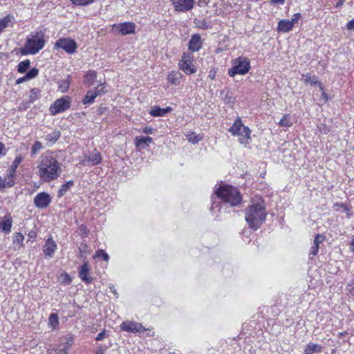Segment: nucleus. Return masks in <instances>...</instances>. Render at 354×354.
<instances>
[{
	"mask_svg": "<svg viewBox=\"0 0 354 354\" xmlns=\"http://www.w3.org/2000/svg\"><path fill=\"white\" fill-rule=\"evenodd\" d=\"M70 81L68 80H66L59 83V88L60 89L61 92L64 93L68 89Z\"/></svg>",
	"mask_w": 354,
	"mask_h": 354,
	"instance_id": "obj_36",
	"label": "nucleus"
},
{
	"mask_svg": "<svg viewBox=\"0 0 354 354\" xmlns=\"http://www.w3.org/2000/svg\"><path fill=\"white\" fill-rule=\"evenodd\" d=\"M36 238V234L34 232H30L28 233V241L33 240Z\"/></svg>",
	"mask_w": 354,
	"mask_h": 354,
	"instance_id": "obj_55",
	"label": "nucleus"
},
{
	"mask_svg": "<svg viewBox=\"0 0 354 354\" xmlns=\"http://www.w3.org/2000/svg\"><path fill=\"white\" fill-rule=\"evenodd\" d=\"M278 124L282 127H290L292 125L291 115L290 114L284 115Z\"/></svg>",
	"mask_w": 354,
	"mask_h": 354,
	"instance_id": "obj_29",
	"label": "nucleus"
},
{
	"mask_svg": "<svg viewBox=\"0 0 354 354\" xmlns=\"http://www.w3.org/2000/svg\"><path fill=\"white\" fill-rule=\"evenodd\" d=\"M229 131L232 135L239 138V142L241 145H247L251 140V131L248 127L243 124L240 118L234 121L232 126L229 129Z\"/></svg>",
	"mask_w": 354,
	"mask_h": 354,
	"instance_id": "obj_5",
	"label": "nucleus"
},
{
	"mask_svg": "<svg viewBox=\"0 0 354 354\" xmlns=\"http://www.w3.org/2000/svg\"><path fill=\"white\" fill-rule=\"evenodd\" d=\"M350 250L354 252V234L351 237V241L350 243Z\"/></svg>",
	"mask_w": 354,
	"mask_h": 354,
	"instance_id": "obj_57",
	"label": "nucleus"
},
{
	"mask_svg": "<svg viewBox=\"0 0 354 354\" xmlns=\"http://www.w3.org/2000/svg\"><path fill=\"white\" fill-rule=\"evenodd\" d=\"M97 77V73L94 71H88L85 76L84 83L87 86H91L93 84Z\"/></svg>",
	"mask_w": 354,
	"mask_h": 354,
	"instance_id": "obj_27",
	"label": "nucleus"
},
{
	"mask_svg": "<svg viewBox=\"0 0 354 354\" xmlns=\"http://www.w3.org/2000/svg\"><path fill=\"white\" fill-rule=\"evenodd\" d=\"M302 80L306 84H309L310 85H316L318 84L321 90H323V86L321 83L318 80V77L316 75H312L310 73H307L306 74H302Z\"/></svg>",
	"mask_w": 354,
	"mask_h": 354,
	"instance_id": "obj_22",
	"label": "nucleus"
},
{
	"mask_svg": "<svg viewBox=\"0 0 354 354\" xmlns=\"http://www.w3.org/2000/svg\"><path fill=\"white\" fill-rule=\"evenodd\" d=\"M345 204L344 203H335L333 205V208H334V210L335 211H341L344 209V207H345Z\"/></svg>",
	"mask_w": 354,
	"mask_h": 354,
	"instance_id": "obj_48",
	"label": "nucleus"
},
{
	"mask_svg": "<svg viewBox=\"0 0 354 354\" xmlns=\"http://www.w3.org/2000/svg\"><path fill=\"white\" fill-rule=\"evenodd\" d=\"M153 131L154 129L150 126H147L144 127L142 130V132H143L145 134H152Z\"/></svg>",
	"mask_w": 354,
	"mask_h": 354,
	"instance_id": "obj_47",
	"label": "nucleus"
},
{
	"mask_svg": "<svg viewBox=\"0 0 354 354\" xmlns=\"http://www.w3.org/2000/svg\"><path fill=\"white\" fill-rule=\"evenodd\" d=\"M293 26L290 20L281 19L278 22L277 30L282 32H288L292 30Z\"/></svg>",
	"mask_w": 354,
	"mask_h": 354,
	"instance_id": "obj_23",
	"label": "nucleus"
},
{
	"mask_svg": "<svg viewBox=\"0 0 354 354\" xmlns=\"http://www.w3.org/2000/svg\"><path fill=\"white\" fill-rule=\"evenodd\" d=\"M301 15L300 13H295L292 17V19L290 20V21L291 22L292 25L294 26V24H295L296 23L298 22V21L301 19Z\"/></svg>",
	"mask_w": 354,
	"mask_h": 354,
	"instance_id": "obj_43",
	"label": "nucleus"
},
{
	"mask_svg": "<svg viewBox=\"0 0 354 354\" xmlns=\"http://www.w3.org/2000/svg\"><path fill=\"white\" fill-rule=\"evenodd\" d=\"M6 154V147L5 146L0 142V157L4 156Z\"/></svg>",
	"mask_w": 354,
	"mask_h": 354,
	"instance_id": "obj_53",
	"label": "nucleus"
},
{
	"mask_svg": "<svg viewBox=\"0 0 354 354\" xmlns=\"http://www.w3.org/2000/svg\"><path fill=\"white\" fill-rule=\"evenodd\" d=\"M215 77H216V71L214 70H211L209 72V77L211 80H214V79H215Z\"/></svg>",
	"mask_w": 354,
	"mask_h": 354,
	"instance_id": "obj_60",
	"label": "nucleus"
},
{
	"mask_svg": "<svg viewBox=\"0 0 354 354\" xmlns=\"http://www.w3.org/2000/svg\"><path fill=\"white\" fill-rule=\"evenodd\" d=\"M37 164L38 175L45 182L55 180L62 173L59 162L49 151L39 158Z\"/></svg>",
	"mask_w": 354,
	"mask_h": 354,
	"instance_id": "obj_1",
	"label": "nucleus"
},
{
	"mask_svg": "<svg viewBox=\"0 0 354 354\" xmlns=\"http://www.w3.org/2000/svg\"><path fill=\"white\" fill-rule=\"evenodd\" d=\"M86 248H87V245L84 243H82L80 245V248L81 254L84 252ZM81 256H82V254H81Z\"/></svg>",
	"mask_w": 354,
	"mask_h": 354,
	"instance_id": "obj_58",
	"label": "nucleus"
},
{
	"mask_svg": "<svg viewBox=\"0 0 354 354\" xmlns=\"http://www.w3.org/2000/svg\"><path fill=\"white\" fill-rule=\"evenodd\" d=\"M216 196L223 202L231 206H236L241 203L242 198L240 192L234 187L222 185L215 191Z\"/></svg>",
	"mask_w": 354,
	"mask_h": 354,
	"instance_id": "obj_4",
	"label": "nucleus"
},
{
	"mask_svg": "<svg viewBox=\"0 0 354 354\" xmlns=\"http://www.w3.org/2000/svg\"><path fill=\"white\" fill-rule=\"evenodd\" d=\"M324 239L325 236L324 235L318 234L315 237L313 244L317 245L319 247V244L322 243L324 241Z\"/></svg>",
	"mask_w": 354,
	"mask_h": 354,
	"instance_id": "obj_41",
	"label": "nucleus"
},
{
	"mask_svg": "<svg viewBox=\"0 0 354 354\" xmlns=\"http://www.w3.org/2000/svg\"><path fill=\"white\" fill-rule=\"evenodd\" d=\"M245 221L254 230H258L265 221L266 213L263 201L250 205L245 210Z\"/></svg>",
	"mask_w": 354,
	"mask_h": 354,
	"instance_id": "obj_2",
	"label": "nucleus"
},
{
	"mask_svg": "<svg viewBox=\"0 0 354 354\" xmlns=\"http://www.w3.org/2000/svg\"><path fill=\"white\" fill-rule=\"evenodd\" d=\"M201 25L204 28H207L208 27V25H207V23H206L205 21H202L201 23Z\"/></svg>",
	"mask_w": 354,
	"mask_h": 354,
	"instance_id": "obj_61",
	"label": "nucleus"
},
{
	"mask_svg": "<svg viewBox=\"0 0 354 354\" xmlns=\"http://www.w3.org/2000/svg\"><path fill=\"white\" fill-rule=\"evenodd\" d=\"M40 90L37 88H34L30 90L29 95V102L33 103L35 100L40 97Z\"/></svg>",
	"mask_w": 354,
	"mask_h": 354,
	"instance_id": "obj_30",
	"label": "nucleus"
},
{
	"mask_svg": "<svg viewBox=\"0 0 354 354\" xmlns=\"http://www.w3.org/2000/svg\"><path fill=\"white\" fill-rule=\"evenodd\" d=\"M43 146L41 142L39 141H36L32 147L31 153L32 155H35L42 149Z\"/></svg>",
	"mask_w": 354,
	"mask_h": 354,
	"instance_id": "obj_37",
	"label": "nucleus"
},
{
	"mask_svg": "<svg viewBox=\"0 0 354 354\" xmlns=\"http://www.w3.org/2000/svg\"><path fill=\"white\" fill-rule=\"evenodd\" d=\"M60 135L59 131H54L50 133H48L45 136V140L47 141V143L52 145L60 138Z\"/></svg>",
	"mask_w": 354,
	"mask_h": 354,
	"instance_id": "obj_28",
	"label": "nucleus"
},
{
	"mask_svg": "<svg viewBox=\"0 0 354 354\" xmlns=\"http://www.w3.org/2000/svg\"><path fill=\"white\" fill-rule=\"evenodd\" d=\"M189 50L192 52H197L202 48V41L198 34H194L192 36L189 41Z\"/></svg>",
	"mask_w": 354,
	"mask_h": 354,
	"instance_id": "obj_17",
	"label": "nucleus"
},
{
	"mask_svg": "<svg viewBox=\"0 0 354 354\" xmlns=\"http://www.w3.org/2000/svg\"><path fill=\"white\" fill-rule=\"evenodd\" d=\"M105 92L104 86L101 84L96 86L94 90H89L84 97L82 102L84 104H91L96 97L105 93Z\"/></svg>",
	"mask_w": 354,
	"mask_h": 354,
	"instance_id": "obj_10",
	"label": "nucleus"
},
{
	"mask_svg": "<svg viewBox=\"0 0 354 354\" xmlns=\"http://www.w3.org/2000/svg\"><path fill=\"white\" fill-rule=\"evenodd\" d=\"M74 183L73 180H69L66 183L63 184L59 189L58 196H62L64 195L68 190V189L73 185Z\"/></svg>",
	"mask_w": 354,
	"mask_h": 354,
	"instance_id": "obj_31",
	"label": "nucleus"
},
{
	"mask_svg": "<svg viewBox=\"0 0 354 354\" xmlns=\"http://www.w3.org/2000/svg\"><path fill=\"white\" fill-rule=\"evenodd\" d=\"M12 225V219L10 214H7L3 218H0V230L6 234L11 232Z\"/></svg>",
	"mask_w": 354,
	"mask_h": 354,
	"instance_id": "obj_18",
	"label": "nucleus"
},
{
	"mask_svg": "<svg viewBox=\"0 0 354 354\" xmlns=\"http://www.w3.org/2000/svg\"><path fill=\"white\" fill-rule=\"evenodd\" d=\"M102 258L105 261H108L109 259V254L105 252L103 250H98L95 252L93 255V258Z\"/></svg>",
	"mask_w": 354,
	"mask_h": 354,
	"instance_id": "obj_35",
	"label": "nucleus"
},
{
	"mask_svg": "<svg viewBox=\"0 0 354 354\" xmlns=\"http://www.w3.org/2000/svg\"><path fill=\"white\" fill-rule=\"evenodd\" d=\"M174 10L178 12L191 10L194 6V0H170Z\"/></svg>",
	"mask_w": 354,
	"mask_h": 354,
	"instance_id": "obj_11",
	"label": "nucleus"
},
{
	"mask_svg": "<svg viewBox=\"0 0 354 354\" xmlns=\"http://www.w3.org/2000/svg\"><path fill=\"white\" fill-rule=\"evenodd\" d=\"M346 27L348 30H354V18L346 24Z\"/></svg>",
	"mask_w": 354,
	"mask_h": 354,
	"instance_id": "obj_50",
	"label": "nucleus"
},
{
	"mask_svg": "<svg viewBox=\"0 0 354 354\" xmlns=\"http://www.w3.org/2000/svg\"><path fill=\"white\" fill-rule=\"evenodd\" d=\"M38 73V69L36 68H33L26 74V77L28 78V80H31L37 76Z\"/></svg>",
	"mask_w": 354,
	"mask_h": 354,
	"instance_id": "obj_39",
	"label": "nucleus"
},
{
	"mask_svg": "<svg viewBox=\"0 0 354 354\" xmlns=\"http://www.w3.org/2000/svg\"><path fill=\"white\" fill-rule=\"evenodd\" d=\"M171 111L172 108L170 106H167L166 108H160L158 106H153L151 107L149 111V114L153 117H162L171 112Z\"/></svg>",
	"mask_w": 354,
	"mask_h": 354,
	"instance_id": "obj_20",
	"label": "nucleus"
},
{
	"mask_svg": "<svg viewBox=\"0 0 354 354\" xmlns=\"http://www.w3.org/2000/svg\"><path fill=\"white\" fill-rule=\"evenodd\" d=\"M71 98L68 96H64L56 100L50 106L49 111L53 115L62 113L71 106Z\"/></svg>",
	"mask_w": 354,
	"mask_h": 354,
	"instance_id": "obj_8",
	"label": "nucleus"
},
{
	"mask_svg": "<svg viewBox=\"0 0 354 354\" xmlns=\"http://www.w3.org/2000/svg\"><path fill=\"white\" fill-rule=\"evenodd\" d=\"M319 247L317 245H313L311 246L310 250V254L313 256H316L318 253Z\"/></svg>",
	"mask_w": 354,
	"mask_h": 354,
	"instance_id": "obj_44",
	"label": "nucleus"
},
{
	"mask_svg": "<svg viewBox=\"0 0 354 354\" xmlns=\"http://www.w3.org/2000/svg\"><path fill=\"white\" fill-rule=\"evenodd\" d=\"M30 61L28 59L21 62L17 66V71L20 73H25L30 66Z\"/></svg>",
	"mask_w": 354,
	"mask_h": 354,
	"instance_id": "obj_32",
	"label": "nucleus"
},
{
	"mask_svg": "<svg viewBox=\"0 0 354 354\" xmlns=\"http://www.w3.org/2000/svg\"><path fill=\"white\" fill-rule=\"evenodd\" d=\"M322 350V346L321 345L310 343L306 346L304 354H313L315 353H320Z\"/></svg>",
	"mask_w": 354,
	"mask_h": 354,
	"instance_id": "obj_25",
	"label": "nucleus"
},
{
	"mask_svg": "<svg viewBox=\"0 0 354 354\" xmlns=\"http://www.w3.org/2000/svg\"><path fill=\"white\" fill-rule=\"evenodd\" d=\"M65 279L67 283H70L71 281L70 277L67 274L65 275Z\"/></svg>",
	"mask_w": 354,
	"mask_h": 354,
	"instance_id": "obj_62",
	"label": "nucleus"
},
{
	"mask_svg": "<svg viewBox=\"0 0 354 354\" xmlns=\"http://www.w3.org/2000/svg\"><path fill=\"white\" fill-rule=\"evenodd\" d=\"M120 328L124 331L131 333H139L146 330V328H145L142 324L131 321L123 322L120 325Z\"/></svg>",
	"mask_w": 354,
	"mask_h": 354,
	"instance_id": "obj_12",
	"label": "nucleus"
},
{
	"mask_svg": "<svg viewBox=\"0 0 354 354\" xmlns=\"http://www.w3.org/2000/svg\"><path fill=\"white\" fill-rule=\"evenodd\" d=\"M102 161V157L99 152L94 151L89 155L84 156V159L82 160L83 165H97Z\"/></svg>",
	"mask_w": 354,
	"mask_h": 354,
	"instance_id": "obj_16",
	"label": "nucleus"
},
{
	"mask_svg": "<svg viewBox=\"0 0 354 354\" xmlns=\"http://www.w3.org/2000/svg\"><path fill=\"white\" fill-rule=\"evenodd\" d=\"M55 47L57 48H62L68 54H73L76 51L77 44L73 39L62 38L55 42Z\"/></svg>",
	"mask_w": 354,
	"mask_h": 354,
	"instance_id": "obj_9",
	"label": "nucleus"
},
{
	"mask_svg": "<svg viewBox=\"0 0 354 354\" xmlns=\"http://www.w3.org/2000/svg\"><path fill=\"white\" fill-rule=\"evenodd\" d=\"M232 67L229 68L228 75L230 77H234L236 75H245L250 69V62L247 57H239L232 60Z\"/></svg>",
	"mask_w": 354,
	"mask_h": 354,
	"instance_id": "obj_6",
	"label": "nucleus"
},
{
	"mask_svg": "<svg viewBox=\"0 0 354 354\" xmlns=\"http://www.w3.org/2000/svg\"><path fill=\"white\" fill-rule=\"evenodd\" d=\"M342 211L344 212L345 213H346L348 216H350V214H351V209L346 205H345V207H344Z\"/></svg>",
	"mask_w": 354,
	"mask_h": 354,
	"instance_id": "obj_59",
	"label": "nucleus"
},
{
	"mask_svg": "<svg viewBox=\"0 0 354 354\" xmlns=\"http://www.w3.org/2000/svg\"><path fill=\"white\" fill-rule=\"evenodd\" d=\"M224 100L226 103H232L234 102L232 96L231 95L230 93H228L226 94Z\"/></svg>",
	"mask_w": 354,
	"mask_h": 354,
	"instance_id": "obj_51",
	"label": "nucleus"
},
{
	"mask_svg": "<svg viewBox=\"0 0 354 354\" xmlns=\"http://www.w3.org/2000/svg\"><path fill=\"white\" fill-rule=\"evenodd\" d=\"M108 348V346H103L102 344H98L95 354H104Z\"/></svg>",
	"mask_w": 354,
	"mask_h": 354,
	"instance_id": "obj_42",
	"label": "nucleus"
},
{
	"mask_svg": "<svg viewBox=\"0 0 354 354\" xmlns=\"http://www.w3.org/2000/svg\"><path fill=\"white\" fill-rule=\"evenodd\" d=\"M24 236L21 232H17L13 234L12 244L15 249H19L23 245Z\"/></svg>",
	"mask_w": 354,
	"mask_h": 354,
	"instance_id": "obj_26",
	"label": "nucleus"
},
{
	"mask_svg": "<svg viewBox=\"0 0 354 354\" xmlns=\"http://www.w3.org/2000/svg\"><path fill=\"white\" fill-rule=\"evenodd\" d=\"M89 268L87 262H85L80 268L79 276L80 279L86 283H90L92 281V278L88 277Z\"/></svg>",
	"mask_w": 354,
	"mask_h": 354,
	"instance_id": "obj_21",
	"label": "nucleus"
},
{
	"mask_svg": "<svg viewBox=\"0 0 354 354\" xmlns=\"http://www.w3.org/2000/svg\"><path fill=\"white\" fill-rule=\"evenodd\" d=\"M182 74L178 71H171L167 75V80L174 85H178L180 83Z\"/></svg>",
	"mask_w": 354,
	"mask_h": 354,
	"instance_id": "obj_24",
	"label": "nucleus"
},
{
	"mask_svg": "<svg viewBox=\"0 0 354 354\" xmlns=\"http://www.w3.org/2000/svg\"><path fill=\"white\" fill-rule=\"evenodd\" d=\"M286 0H270V5H283L285 3Z\"/></svg>",
	"mask_w": 354,
	"mask_h": 354,
	"instance_id": "obj_52",
	"label": "nucleus"
},
{
	"mask_svg": "<svg viewBox=\"0 0 354 354\" xmlns=\"http://www.w3.org/2000/svg\"><path fill=\"white\" fill-rule=\"evenodd\" d=\"M113 28L116 29L122 35L133 34L135 32L136 24L133 22L115 24Z\"/></svg>",
	"mask_w": 354,
	"mask_h": 354,
	"instance_id": "obj_13",
	"label": "nucleus"
},
{
	"mask_svg": "<svg viewBox=\"0 0 354 354\" xmlns=\"http://www.w3.org/2000/svg\"><path fill=\"white\" fill-rule=\"evenodd\" d=\"M178 66L187 75L196 72V68L194 65V56L192 53H183L178 62Z\"/></svg>",
	"mask_w": 354,
	"mask_h": 354,
	"instance_id": "obj_7",
	"label": "nucleus"
},
{
	"mask_svg": "<svg viewBox=\"0 0 354 354\" xmlns=\"http://www.w3.org/2000/svg\"><path fill=\"white\" fill-rule=\"evenodd\" d=\"M57 250V244L52 238H48L43 247V252L46 257L52 258Z\"/></svg>",
	"mask_w": 354,
	"mask_h": 354,
	"instance_id": "obj_15",
	"label": "nucleus"
},
{
	"mask_svg": "<svg viewBox=\"0 0 354 354\" xmlns=\"http://www.w3.org/2000/svg\"><path fill=\"white\" fill-rule=\"evenodd\" d=\"M48 322L53 328L57 326L59 324L57 315L56 314H51L49 317Z\"/></svg>",
	"mask_w": 354,
	"mask_h": 354,
	"instance_id": "obj_38",
	"label": "nucleus"
},
{
	"mask_svg": "<svg viewBox=\"0 0 354 354\" xmlns=\"http://www.w3.org/2000/svg\"><path fill=\"white\" fill-rule=\"evenodd\" d=\"M74 5L86 6L92 3L94 0H71Z\"/></svg>",
	"mask_w": 354,
	"mask_h": 354,
	"instance_id": "obj_40",
	"label": "nucleus"
},
{
	"mask_svg": "<svg viewBox=\"0 0 354 354\" xmlns=\"http://www.w3.org/2000/svg\"><path fill=\"white\" fill-rule=\"evenodd\" d=\"M45 43L44 34L42 31H32L20 52L24 55H35L44 47Z\"/></svg>",
	"mask_w": 354,
	"mask_h": 354,
	"instance_id": "obj_3",
	"label": "nucleus"
},
{
	"mask_svg": "<svg viewBox=\"0 0 354 354\" xmlns=\"http://www.w3.org/2000/svg\"><path fill=\"white\" fill-rule=\"evenodd\" d=\"M186 137L187 140L193 144H196L201 140V137L194 132L187 134Z\"/></svg>",
	"mask_w": 354,
	"mask_h": 354,
	"instance_id": "obj_33",
	"label": "nucleus"
},
{
	"mask_svg": "<svg viewBox=\"0 0 354 354\" xmlns=\"http://www.w3.org/2000/svg\"><path fill=\"white\" fill-rule=\"evenodd\" d=\"M68 346H63L62 348L49 349L47 354H67Z\"/></svg>",
	"mask_w": 354,
	"mask_h": 354,
	"instance_id": "obj_34",
	"label": "nucleus"
},
{
	"mask_svg": "<svg viewBox=\"0 0 354 354\" xmlns=\"http://www.w3.org/2000/svg\"><path fill=\"white\" fill-rule=\"evenodd\" d=\"M26 80H28V78H26V75H25V76H24V77H20V78L17 79V80H16V83H17V84H21V83H22V82H24L26 81Z\"/></svg>",
	"mask_w": 354,
	"mask_h": 354,
	"instance_id": "obj_54",
	"label": "nucleus"
},
{
	"mask_svg": "<svg viewBox=\"0 0 354 354\" xmlns=\"http://www.w3.org/2000/svg\"><path fill=\"white\" fill-rule=\"evenodd\" d=\"M107 337V334L106 333V330H102V332H100L97 335V337H95V339L97 341H102L104 339H105L106 337Z\"/></svg>",
	"mask_w": 354,
	"mask_h": 354,
	"instance_id": "obj_45",
	"label": "nucleus"
},
{
	"mask_svg": "<svg viewBox=\"0 0 354 354\" xmlns=\"http://www.w3.org/2000/svg\"><path fill=\"white\" fill-rule=\"evenodd\" d=\"M322 98L323 99V101L324 102H326L328 101V95L324 91V89L322 90Z\"/></svg>",
	"mask_w": 354,
	"mask_h": 354,
	"instance_id": "obj_56",
	"label": "nucleus"
},
{
	"mask_svg": "<svg viewBox=\"0 0 354 354\" xmlns=\"http://www.w3.org/2000/svg\"><path fill=\"white\" fill-rule=\"evenodd\" d=\"M51 202V197L45 192H40L36 195L34 198V203L36 207L39 208H46Z\"/></svg>",
	"mask_w": 354,
	"mask_h": 354,
	"instance_id": "obj_14",
	"label": "nucleus"
},
{
	"mask_svg": "<svg viewBox=\"0 0 354 354\" xmlns=\"http://www.w3.org/2000/svg\"><path fill=\"white\" fill-rule=\"evenodd\" d=\"M153 142V139L151 137L147 136H136L134 139V143L136 147L139 149H145L149 143Z\"/></svg>",
	"mask_w": 354,
	"mask_h": 354,
	"instance_id": "obj_19",
	"label": "nucleus"
},
{
	"mask_svg": "<svg viewBox=\"0 0 354 354\" xmlns=\"http://www.w3.org/2000/svg\"><path fill=\"white\" fill-rule=\"evenodd\" d=\"M347 289L350 293L354 294V279L348 284Z\"/></svg>",
	"mask_w": 354,
	"mask_h": 354,
	"instance_id": "obj_49",
	"label": "nucleus"
},
{
	"mask_svg": "<svg viewBox=\"0 0 354 354\" xmlns=\"http://www.w3.org/2000/svg\"><path fill=\"white\" fill-rule=\"evenodd\" d=\"M21 160H22V157L21 156H17L15 158V160L13 162V165H12V167H14V171L18 167V165L20 164Z\"/></svg>",
	"mask_w": 354,
	"mask_h": 354,
	"instance_id": "obj_46",
	"label": "nucleus"
}]
</instances>
